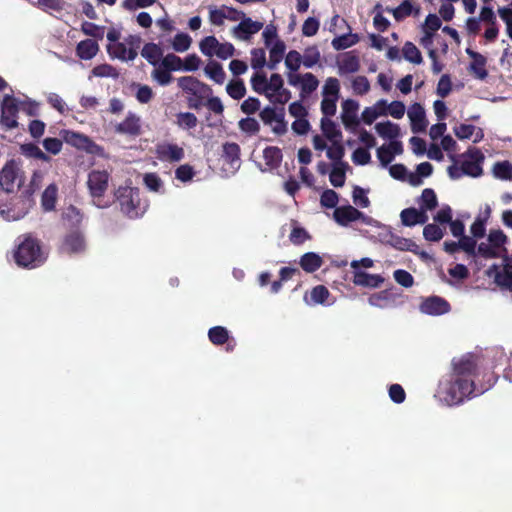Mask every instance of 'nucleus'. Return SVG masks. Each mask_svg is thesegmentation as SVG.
<instances>
[{"label":"nucleus","mask_w":512,"mask_h":512,"mask_svg":"<svg viewBox=\"0 0 512 512\" xmlns=\"http://www.w3.org/2000/svg\"><path fill=\"white\" fill-rule=\"evenodd\" d=\"M162 67L166 68L167 70L171 71H179L182 70L183 61L182 59L173 54H167L161 61L160 64Z\"/></svg>","instance_id":"obj_52"},{"label":"nucleus","mask_w":512,"mask_h":512,"mask_svg":"<svg viewBox=\"0 0 512 512\" xmlns=\"http://www.w3.org/2000/svg\"><path fill=\"white\" fill-rule=\"evenodd\" d=\"M301 63H303L302 55L296 50L289 51L285 57V65L292 72L297 71Z\"/></svg>","instance_id":"obj_64"},{"label":"nucleus","mask_w":512,"mask_h":512,"mask_svg":"<svg viewBox=\"0 0 512 512\" xmlns=\"http://www.w3.org/2000/svg\"><path fill=\"white\" fill-rule=\"evenodd\" d=\"M488 241L500 253L501 251H507L506 248H504V245L507 242V236L502 230H491L488 234Z\"/></svg>","instance_id":"obj_45"},{"label":"nucleus","mask_w":512,"mask_h":512,"mask_svg":"<svg viewBox=\"0 0 512 512\" xmlns=\"http://www.w3.org/2000/svg\"><path fill=\"white\" fill-rule=\"evenodd\" d=\"M322 264V258L314 252H307L302 255L300 259V266L307 273H313L317 271L322 266Z\"/></svg>","instance_id":"obj_24"},{"label":"nucleus","mask_w":512,"mask_h":512,"mask_svg":"<svg viewBox=\"0 0 512 512\" xmlns=\"http://www.w3.org/2000/svg\"><path fill=\"white\" fill-rule=\"evenodd\" d=\"M319 85V81L316 76L310 72L303 74V79L301 82V97L313 93Z\"/></svg>","instance_id":"obj_43"},{"label":"nucleus","mask_w":512,"mask_h":512,"mask_svg":"<svg viewBox=\"0 0 512 512\" xmlns=\"http://www.w3.org/2000/svg\"><path fill=\"white\" fill-rule=\"evenodd\" d=\"M476 255L485 259H495L501 257V253L497 251L490 243L481 242L476 248Z\"/></svg>","instance_id":"obj_55"},{"label":"nucleus","mask_w":512,"mask_h":512,"mask_svg":"<svg viewBox=\"0 0 512 512\" xmlns=\"http://www.w3.org/2000/svg\"><path fill=\"white\" fill-rule=\"evenodd\" d=\"M240 146L235 142H226L222 146V158L229 164L232 171L240 167Z\"/></svg>","instance_id":"obj_19"},{"label":"nucleus","mask_w":512,"mask_h":512,"mask_svg":"<svg viewBox=\"0 0 512 512\" xmlns=\"http://www.w3.org/2000/svg\"><path fill=\"white\" fill-rule=\"evenodd\" d=\"M340 91V83L337 78L329 77L323 87L324 97L338 98Z\"/></svg>","instance_id":"obj_59"},{"label":"nucleus","mask_w":512,"mask_h":512,"mask_svg":"<svg viewBox=\"0 0 512 512\" xmlns=\"http://www.w3.org/2000/svg\"><path fill=\"white\" fill-rule=\"evenodd\" d=\"M443 235V230L436 224H427L423 229V236L427 241L438 242Z\"/></svg>","instance_id":"obj_53"},{"label":"nucleus","mask_w":512,"mask_h":512,"mask_svg":"<svg viewBox=\"0 0 512 512\" xmlns=\"http://www.w3.org/2000/svg\"><path fill=\"white\" fill-rule=\"evenodd\" d=\"M310 296L315 304H324L330 296V292L326 286L317 285L311 290Z\"/></svg>","instance_id":"obj_62"},{"label":"nucleus","mask_w":512,"mask_h":512,"mask_svg":"<svg viewBox=\"0 0 512 512\" xmlns=\"http://www.w3.org/2000/svg\"><path fill=\"white\" fill-rule=\"evenodd\" d=\"M156 155L160 161L179 162L184 158V150L177 144L161 143L156 146Z\"/></svg>","instance_id":"obj_13"},{"label":"nucleus","mask_w":512,"mask_h":512,"mask_svg":"<svg viewBox=\"0 0 512 512\" xmlns=\"http://www.w3.org/2000/svg\"><path fill=\"white\" fill-rule=\"evenodd\" d=\"M320 60V52L316 46H310L305 49L302 56L303 65L306 68H311L316 65Z\"/></svg>","instance_id":"obj_49"},{"label":"nucleus","mask_w":512,"mask_h":512,"mask_svg":"<svg viewBox=\"0 0 512 512\" xmlns=\"http://www.w3.org/2000/svg\"><path fill=\"white\" fill-rule=\"evenodd\" d=\"M126 41L130 46L129 48H127L126 44L122 42L110 43L107 46L108 54L112 58H117L122 61L134 60L137 57V48L141 39L139 36L131 35L126 39Z\"/></svg>","instance_id":"obj_5"},{"label":"nucleus","mask_w":512,"mask_h":512,"mask_svg":"<svg viewBox=\"0 0 512 512\" xmlns=\"http://www.w3.org/2000/svg\"><path fill=\"white\" fill-rule=\"evenodd\" d=\"M177 84L183 92L193 96L188 99V107L192 109H199L203 105V99L212 94V89L209 85L193 76L179 77Z\"/></svg>","instance_id":"obj_4"},{"label":"nucleus","mask_w":512,"mask_h":512,"mask_svg":"<svg viewBox=\"0 0 512 512\" xmlns=\"http://www.w3.org/2000/svg\"><path fill=\"white\" fill-rule=\"evenodd\" d=\"M110 174L106 170H92L87 177V187L92 198L104 196L109 186Z\"/></svg>","instance_id":"obj_6"},{"label":"nucleus","mask_w":512,"mask_h":512,"mask_svg":"<svg viewBox=\"0 0 512 512\" xmlns=\"http://www.w3.org/2000/svg\"><path fill=\"white\" fill-rule=\"evenodd\" d=\"M115 198L121 212L130 219H136L146 211L147 204L141 201L138 188L121 186L115 191Z\"/></svg>","instance_id":"obj_3"},{"label":"nucleus","mask_w":512,"mask_h":512,"mask_svg":"<svg viewBox=\"0 0 512 512\" xmlns=\"http://www.w3.org/2000/svg\"><path fill=\"white\" fill-rule=\"evenodd\" d=\"M151 76L161 86L168 85L173 79L171 72L161 65L152 71Z\"/></svg>","instance_id":"obj_57"},{"label":"nucleus","mask_w":512,"mask_h":512,"mask_svg":"<svg viewBox=\"0 0 512 512\" xmlns=\"http://www.w3.org/2000/svg\"><path fill=\"white\" fill-rule=\"evenodd\" d=\"M99 51L98 43L93 39L80 41L76 47V54L80 59L90 60L96 56Z\"/></svg>","instance_id":"obj_21"},{"label":"nucleus","mask_w":512,"mask_h":512,"mask_svg":"<svg viewBox=\"0 0 512 512\" xmlns=\"http://www.w3.org/2000/svg\"><path fill=\"white\" fill-rule=\"evenodd\" d=\"M205 74L215 83L221 85L224 83L226 73L222 65L217 61H210L204 68Z\"/></svg>","instance_id":"obj_27"},{"label":"nucleus","mask_w":512,"mask_h":512,"mask_svg":"<svg viewBox=\"0 0 512 512\" xmlns=\"http://www.w3.org/2000/svg\"><path fill=\"white\" fill-rule=\"evenodd\" d=\"M388 12H391L396 21H402L409 17L413 12V5L410 0H404L399 6L394 9L387 8Z\"/></svg>","instance_id":"obj_46"},{"label":"nucleus","mask_w":512,"mask_h":512,"mask_svg":"<svg viewBox=\"0 0 512 512\" xmlns=\"http://www.w3.org/2000/svg\"><path fill=\"white\" fill-rule=\"evenodd\" d=\"M16 178L17 168L14 162L10 161L0 171V188L8 193L13 192Z\"/></svg>","instance_id":"obj_18"},{"label":"nucleus","mask_w":512,"mask_h":512,"mask_svg":"<svg viewBox=\"0 0 512 512\" xmlns=\"http://www.w3.org/2000/svg\"><path fill=\"white\" fill-rule=\"evenodd\" d=\"M266 62V52L262 48H254L251 50V67L256 71H260Z\"/></svg>","instance_id":"obj_50"},{"label":"nucleus","mask_w":512,"mask_h":512,"mask_svg":"<svg viewBox=\"0 0 512 512\" xmlns=\"http://www.w3.org/2000/svg\"><path fill=\"white\" fill-rule=\"evenodd\" d=\"M250 84L254 92L260 95H269L268 92V84L269 80L267 79L266 73L263 71H256L251 79Z\"/></svg>","instance_id":"obj_26"},{"label":"nucleus","mask_w":512,"mask_h":512,"mask_svg":"<svg viewBox=\"0 0 512 512\" xmlns=\"http://www.w3.org/2000/svg\"><path fill=\"white\" fill-rule=\"evenodd\" d=\"M333 219L337 224L344 227L355 221H362L363 223L368 224L370 220V218L363 212L351 205L336 207L333 212Z\"/></svg>","instance_id":"obj_8"},{"label":"nucleus","mask_w":512,"mask_h":512,"mask_svg":"<svg viewBox=\"0 0 512 512\" xmlns=\"http://www.w3.org/2000/svg\"><path fill=\"white\" fill-rule=\"evenodd\" d=\"M359 40H360V38H359L358 34L347 33V34H343L341 36L335 37L332 40L331 44L335 50L339 51V50H344L349 47H352L353 45L357 44L359 42Z\"/></svg>","instance_id":"obj_33"},{"label":"nucleus","mask_w":512,"mask_h":512,"mask_svg":"<svg viewBox=\"0 0 512 512\" xmlns=\"http://www.w3.org/2000/svg\"><path fill=\"white\" fill-rule=\"evenodd\" d=\"M62 217L63 220L67 222L71 227H77L82 222L83 218L80 210L73 205H70L65 209Z\"/></svg>","instance_id":"obj_47"},{"label":"nucleus","mask_w":512,"mask_h":512,"mask_svg":"<svg viewBox=\"0 0 512 512\" xmlns=\"http://www.w3.org/2000/svg\"><path fill=\"white\" fill-rule=\"evenodd\" d=\"M81 30L85 35L94 37L96 39H103L104 37V27L98 26L93 22H83L81 25Z\"/></svg>","instance_id":"obj_60"},{"label":"nucleus","mask_w":512,"mask_h":512,"mask_svg":"<svg viewBox=\"0 0 512 512\" xmlns=\"http://www.w3.org/2000/svg\"><path fill=\"white\" fill-rule=\"evenodd\" d=\"M404 58L414 64L422 63V55L420 50L412 42H406L402 49Z\"/></svg>","instance_id":"obj_44"},{"label":"nucleus","mask_w":512,"mask_h":512,"mask_svg":"<svg viewBox=\"0 0 512 512\" xmlns=\"http://www.w3.org/2000/svg\"><path fill=\"white\" fill-rule=\"evenodd\" d=\"M31 3L37 8L50 14L53 12H61L66 7L65 0H36Z\"/></svg>","instance_id":"obj_31"},{"label":"nucleus","mask_w":512,"mask_h":512,"mask_svg":"<svg viewBox=\"0 0 512 512\" xmlns=\"http://www.w3.org/2000/svg\"><path fill=\"white\" fill-rule=\"evenodd\" d=\"M359 104L353 99H347L342 103L341 120L346 129L355 130L360 121L357 116Z\"/></svg>","instance_id":"obj_11"},{"label":"nucleus","mask_w":512,"mask_h":512,"mask_svg":"<svg viewBox=\"0 0 512 512\" xmlns=\"http://www.w3.org/2000/svg\"><path fill=\"white\" fill-rule=\"evenodd\" d=\"M115 132L122 135L137 137L142 133L141 119L129 112L126 118L115 126Z\"/></svg>","instance_id":"obj_12"},{"label":"nucleus","mask_w":512,"mask_h":512,"mask_svg":"<svg viewBox=\"0 0 512 512\" xmlns=\"http://www.w3.org/2000/svg\"><path fill=\"white\" fill-rule=\"evenodd\" d=\"M321 130L324 136L330 141H336L342 137V133L337 128L335 122L327 117L321 119Z\"/></svg>","instance_id":"obj_34"},{"label":"nucleus","mask_w":512,"mask_h":512,"mask_svg":"<svg viewBox=\"0 0 512 512\" xmlns=\"http://www.w3.org/2000/svg\"><path fill=\"white\" fill-rule=\"evenodd\" d=\"M86 247L83 234L74 230L66 234L59 246V252L63 255H73L84 252Z\"/></svg>","instance_id":"obj_9"},{"label":"nucleus","mask_w":512,"mask_h":512,"mask_svg":"<svg viewBox=\"0 0 512 512\" xmlns=\"http://www.w3.org/2000/svg\"><path fill=\"white\" fill-rule=\"evenodd\" d=\"M64 140L67 144L77 149L84 150L89 140V137L74 131H65Z\"/></svg>","instance_id":"obj_39"},{"label":"nucleus","mask_w":512,"mask_h":512,"mask_svg":"<svg viewBox=\"0 0 512 512\" xmlns=\"http://www.w3.org/2000/svg\"><path fill=\"white\" fill-rule=\"evenodd\" d=\"M262 28V22L253 21L249 17H244L241 22L234 27V35L241 40L247 41L252 35L258 33Z\"/></svg>","instance_id":"obj_16"},{"label":"nucleus","mask_w":512,"mask_h":512,"mask_svg":"<svg viewBox=\"0 0 512 512\" xmlns=\"http://www.w3.org/2000/svg\"><path fill=\"white\" fill-rule=\"evenodd\" d=\"M492 172L497 179L512 181V164L507 160L496 162Z\"/></svg>","instance_id":"obj_35"},{"label":"nucleus","mask_w":512,"mask_h":512,"mask_svg":"<svg viewBox=\"0 0 512 512\" xmlns=\"http://www.w3.org/2000/svg\"><path fill=\"white\" fill-rule=\"evenodd\" d=\"M388 243L393 248L400 251L416 252V249L418 248V245L413 240L395 234L390 236Z\"/></svg>","instance_id":"obj_30"},{"label":"nucleus","mask_w":512,"mask_h":512,"mask_svg":"<svg viewBox=\"0 0 512 512\" xmlns=\"http://www.w3.org/2000/svg\"><path fill=\"white\" fill-rule=\"evenodd\" d=\"M487 60L483 55H478V57L470 63L469 70L473 73L478 79L484 80L488 76V72L486 70Z\"/></svg>","instance_id":"obj_42"},{"label":"nucleus","mask_w":512,"mask_h":512,"mask_svg":"<svg viewBox=\"0 0 512 512\" xmlns=\"http://www.w3.org/2000/svg\"><path fill=\"white\" fill-rule=\"evenodd\" d=\"M141 55L151 65L156 66L159 63L161 57L163 56V51L159 45L155 43H147L143 46Z\"/></svg>","instance_id":"obj_29"},{"label":"nucleus","mask_w":512,"mask_h":512,"mask_svg":"<svg viewBox=\"0 0 512 512\" xmlns=\"http://www.w3.org/2000/svg\"><path fill=\"white\" fill-rule=\"evenodd\" d=\"M420 310L428 315H442L450 311V304L442 297L431 296L421 303Z\"/></svg>","instance_id":"obj_15"},{"label":"nucleus","mask_w":512,"mask_h":512,"mask_svg":"<svg viewBox=\"0 0 512 512\" xmlns=\"http://www.w3.org/2000/svg\"><path fill=\"white\" fill-rule=\"evenodd\" d=\"M58 187L52 183L48 185L42 193L41 205L45 211H52L55 209L57 202Z\"/></svg>","instance_id":"obj_25"},{"label":"nucleus","mask_w":512,"mask_h":512,"mask_svg":"<svg viewBox=\"0 0 512 512\" xmlns=\"http://www.w3.org/2000/svg\"><path fill=\"white\" fill-rule=\"evenodd\" d=\"M384 282V278L379 274H369L361 270L353 271V283L356 286L377 288Z\"/></svg>","instance_id":"obj_20"},{"label":"nucleus","mask_w":512,"mask_h":512,"mask_svg":"<svg viewBox=\"0 0 512 512\" xmlns=\"http://www.w3.org/2000/svg\"><path fill=\"white\" fill-rule=\"evenodd\" d=\"M175 123L183 130H191L197 126L198 119L195 114L191 112H179L176 114Z\"/></svg>","instance_id":"obj_38"},{"label":"nucleus","mask_w":512,"mask_h":512,"mask_svg":"<svg viewBox=\"0 0 512 512\" xmlns=\"http://www.w3.org/2000/svg\"><path fill=\"white\" fill-rule=\"evenodd\" d=\"M375 130L384 139L394 140L400 136V127L391 121L379 122Z\"/></svg>","instance_id":"obj_23"},{"label":"nucleus","mask_w":512,"mask_h":512,"mask_svg":"<svg viewBox=\"0 0 512 512\" xmlns=\"http://www.w3.org/2000/svg\"><path fill=\"white\" fill-rule=\"evenodd\" d=\"M419 205L420 208L428 209L429 211L434 210L438 206L435 191L431 188H425L420 196Z\"/></svg>","instance_id":"obj_41"},{"label":"nucleus","mask_w":512,"mask_h":512,"mask_svg":"<svg viewBox=\"0 0 512 512\" xmlns=\"http://www.w3.org/2000/svg\"><path fill=\"white\" fill-rule=\"evenodd\" d=\"M337 64L340 74L356 73L360 69V59L354 50L342 54Z\"/></svg>","instance_id":"obj_17"},{"label":"nucleus","mask_w":512,"mask_h":512,"mask_svg":"<svg viewBox=\"0 0 512 512\" xmlns=\"http://www.w3.org/2000/svg\"><path fill=\"white\" fill-rule=\"evenodd\" d=\"M227 94L234 100H240L246 95L244 81L240 78L233 79L226 86Z\"/></svg>","instance_id":"obj_36"},{"label":"nucleus","mask_w":512,"mask_h":512,"mask_svg":"<svg viewBox=\"0 0 512 512\" xmlns=\"http://www.w3.org/2000/svg\"><path fill=\"white\" fill-rule=\"evenodd\" d=\"M21 152L27 157L38 159L44 162H49L51 159L34 143H26L21 145Z\"/></svg>","instance_id":"obj_40"},{"label":"nucleus","mask_w":512,"mask_h":512,"mask_svg":"<svg viewBox=\"0 0 512 512\" xmlns=\"http://www.w3.org/2000/svg\"><path fill=\"white\" fill-rule=\"evenodd\" d=\"M286 50V45L282 40H277L269 50V60L267 67L275 70L277 65L282 61Z\"/></svg>","instance_id":"obj_22"},{"label":"nucleus","mask_w":512,"mask_h":512,"mask_svg":"<svg viewBox=\"0 0 512 512\" xmlns=\"http://www.w3.org/2000/svg\"><path fill=\"white\" fill-rule=\"evenodd\" d=\"M476 376L477 363L473 356L467 355L459 361L453 362V372L450 378L440 383V394L444 401L450 406L458 405L465 399L483 394L497 380L493 373H489L487 384L477 385L475 383Z\"/></svg>","instance_id":"obj_1"},{"label":"nucleus","mask_w":512,"mask_h":512,"mask_svg":"<svg viewBox=\"0 0 512 512\" xmlns=\"http://www.w3.org/2000/svg\"><path fill=\"white\" fill-rule=\"evenodd\" d=\"M411 130L413 133H422L426 131L428 122L426 120L425 110L420 103H414L408 110Z\"/></svg>","instance_id":"obj_14"},{"label":"nucleus","mask_w":512,"mask_h":512,"mask_svg":"<svg viewBox=\"0 0 512 512\" xmlns=\"http://www.w3.org/2000/svg\"><path fill=\"white\" fill-rule=\"evenodd\" d=\"M327 157L334 162V165L348 166L342 159L345 155V149L339 140L332 141V145L326 151Z\"/></svg>","instance_id":"obj_32"},{"label":"nucleus","mask_w":512,"mask_h":512,"mask_svg":"<svg viewBox=\"0 0 512 512\" xmlns=\"http://www.w3.org/2000/svg\"><path fill=\"white\" fill-rule=\"evenodd\" d=\"M210 342L216 346L223 345L229 340V331L223 326H214L208 331Z\"/></svg>","instance_id":"obj_37"},{"label":"nucleus","mask_w":512,"mask_h":512,"mask_svg":"<svg viewBox=\"0 0 512 512\" xmlns=\"http://www.w3.org/2000/svg\"><path fill=\"white\" fill-rule=\"evenodd\" d=\"M192 43L191 37L186 33H178L175 35L172 47L177 52H185L187 51Z\"/></svg>","instance_id":"obj_51"},{"label":"nucleus","mask_w":512,"mask_h":512,"mask_svg":"<svg viewBox=\"0 0 512 512\" xmlns=\"http://www.w3.org/2000/svg\"><path fill=\"white\" fill-rule=\"evenodd\" d=\"M339 201V195L332 189H326L320 196V204L325 208H336Z\"/></svg>","instance_id":"obj_54"},{"label":"nucleus","mask_w":512,"mask_h":512,"mask_svg":"<svg viewBox=\"0 0 512 512\" xmlns=\"http://www.w3.org/2000/svg\"><path fill=\"white\" fill-rule=\"evenodd\" d=\"M348 166L334 165L330 172V182L334 187H342L346 180V168Z\"/></svg>","instance_id":"obj_48"},{"label":"nucleus","mask_w":512,"mask_h":512,"mask_svg":"<svg viewBox=\"0 0 512 512\" xmlns=\"http://www.w3.org/2000/svg\"><path fill=\"white\" fill-rule=\"evenodd\" d=\"M19 243L14 251L16 264L23 268L33 269L41 266L46 261V255L42 250L39 239L31 234H25L18 238Z\"/></svg>","instance_id":"obj_2"},{"label":"nucleus","mask_w":512,"mask_h":512,"mask_svg":"<svg viewBox=\"0 0 512 512\" xmlns=\"http://www.w3.org/2000/svg\"><path fill=\"white\" fill-rule=\"evenodd\" d=\"M263 158L267 166L277 168L282 162V150L276 146H268L263 150Z\"/></svg>","instance_id":"obj_28"},{"label":"nucleus","mask_w":512,"mask_h":512,"mask_svg":"<svg viewBox=\"0 0 512 512\" xmlns=\"http://www.w3.org/2000/svg\"><path fill=\"white\" fill-rule=\"evenodd\" d=\"M0 123L6 130L14 129L18 126V104L16 98L6 95L0 107Z\"/></svg>","instance_id":"obj_7"},{"label":"nucleus","mask_w":512,"mask_h":512,"mask_svg":"<svg viewBox=\"0 0 512 512\" xmlns=\"http://www.w3.org/2000/svg\"><path fill=\"white\" fill-rule=\"evenodd\" d=\"M92 74L96 77L118 78L119 72L110 64H100L92 69Z\"/></svg>","instance_id":"obj_56"},{"label":"nucleus","mask_w":512,"mask_h":512,"mask_svg":"<svg viewBox=\"0 0 512 512\" xmlns=\"http://www.w3.org/2000/svg\"><path fill=\"white\" fill-rule=\"evenodd\" d=\"M352 89L357 95H365L370 90V82L366 76H357L352 81Z\"/></svg>","instance_id":"obj_63"},{"label":"nucleus","mask_w":512,"mask_h":512,"mask_svg":"<svg viewBox=\"0 0 512 512\" xmlns=\"http://www.w3.org/2000/svg\"><path fill=\"white\" fill-rule=\"evenodd\" d=\"M218 42L215 36H206L199 44L201 52L206 56L214 55Z\"/></svg>","instance_id":"obj_61"},{"label":"nucleus","mask_w":512,"mask_h":512,"mask_svg":"<svg viewBox=\"0 0 512 512\" xmlns=\"http://www.w3.org/2000/svg\"><path fill=\"white\" fill-rule=\"evenodd\" d=\"M465 155H467L470 159L464 160L461 163L462 172L464 175L471 177H480L483 174L482 162L485 157L484 154L478 148H470L466 151Z\"/></svg>","instance_id":"obj_10"},{"label":"nucleus","mask_w":512,"mask_h":512,"mask_svg":"<svg viewBox=\"0 0 512 512\" xmlns=\"http://www.w3.org/2000/svg\"><path fill=\"white\" fill-rule=\"evenodd\" d=\"M441 24V20L436 14H428L424 23L426 37L431 38L440 29Z\"/></svg>","instance_id":"obj_58"}]
</instances>
